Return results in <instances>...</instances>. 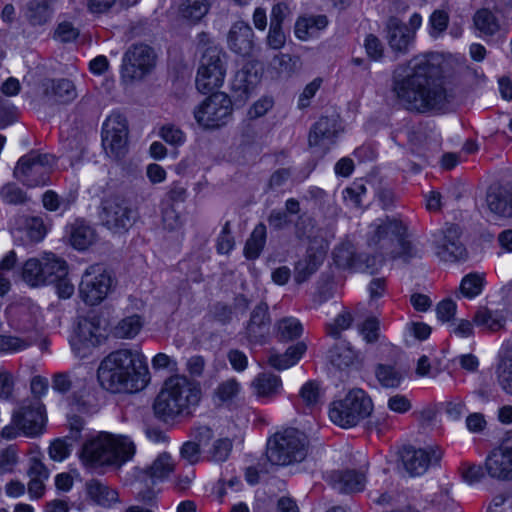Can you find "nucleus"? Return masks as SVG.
I'll return each instance as SVG.
<instances>
[{"mask_svg": "<svg viewBox=\"0 0 512 512\" xmlns=\"http://www.w3.org/2000/svg\"><path fill=\"white\" fill-rule=\"evenodd\" d=\"M437 66L438 56L429 53L394 69L391 92L401 106L420 113L445 112L450 108L455 95L434 77Z\"/></svg>", "mask_w": 512, "mask_h": 512, "instance_id": "f257e3e1", "label": "nucleus"}, {"mask_svg": "<svg viewBox=\"0 0 512 512\" xmlns=\"http://www.w3.org/2000/svg\"><path fill=\"white\" fill-rule=\"evenodd\" d=\"M97 378L111 393H135L143 390L150 378L147 359L138 349H118L100 362Z\"/></svg>", "mask_w": 512, "mask_h": 512, "instance_id": "f03ea898", "label": "nucleus"}, {"mask_svg": "<svg viewBox=\"0 0 512 512\" xmlns=\"http://www.w3.org/2000/svg\"><path fill=\"white\" fill-rule=\"evenodd\" d=\"M407 228L396 218L377 219L369 226L368 246L382 259H401L408 262L419 256V251L406 238Z\"/></svg>", "mask_w": 512, "mask_h": 512, "instance_id": "7ed1b4c3", "label": "nucleus"}, {"mask_svg": "<svg viewBox=\"0 0 512 512\" xmlns=\"http://www.w3.org/2000/svg\"><path fill=\"white\" fill-rule=\"evenodd\" d=\"M199 399L200 391L185 376H171L165 380L155 398L154 413L162 421L170 422L189 414Z\"/></svg>", "mask_w": 512, "mask_h": 512, "instance_id": "20e7f679", "label": "nucleus"}, {"mask_svg": "<svg viewBox=\"0 0 512 512\" xmlns=\"http://www.w3.org/2000/svg\"><path fill=\"white\" fill-rule=\"evenodd\" d=\"M134 453L135 445L128 437L100 432L83 444L80 459L89 467L121 466Z\"/></svg>", "mask_w": 512, "mask_h": 512, "instance_id": "39448f33", "label": "nucleus"}, {"mask_svg": "<svg viewBox=\"0 0 512 512\" xmlns=\"http://www.w3.org/2000/svg\"><path fill=\"white\" fill-rule=\"evenodd\" d=\"M373 410L370 397L362 389H352L343 398L334 400L329 406V418L337 426L355 427Z\"/></svg>", "mask_w": 512, "mask_h": 512, "instance_id": "423d86ee", "label": "nucleus"}, {"mask_svg": "<svg viewBox=\"0 0 512 512\" xmlns=\"http://www.w3.org/2000/svg\"><path fill=\"white\" fill-rule=\"evenodd\" d=\"M307 437L295 428L277 432L267 442V459L274 465L301 462L307 455Z\"/></svg>", "mask_w": 512, "mask_h": 512, "instance_id": "0eeeda50", "label": "nucleus"}, {"mask_svg": "<svg viewBox=\"0 0 512 512\" xmlns=\"http://www.w3.org/2000/svg\"><path fill=\"white\" fill-rule=\"evenodd\" d=\"M233 104L223 92H216L204 99L194 108L193 115L197 124L206 130L221 128L232 119Z\"/></svg>", "mask_w": 512, "mask_h": 512, "instance_id": "6e6552de", "label": "nucleus"}, {"mask_svg": "<svg viewBox=\"0 0 512 512\" xmlns=\"http://www.w3.org/2000/svg\"><path fill=\"white\" fill-rule=\"evenodd\" d=\"M55 164V157L51 154H41L31 151L20 157L14 169V177L28 187L46 185L49 174Z\"/></svg>", "mask_w": 512, "mask_h": 512, "instance_id": "1a4fd4ad", "label": "nucleus"}, {"mask_svg": "<svg viewBox=\"0 0 512 512\" xmlns=\"http://www.w3.org/2000/svg\"><path fill=\"white\" fill-rule=\"evenodd\" d=\"M114 278L102 264L88 266L79 284L81 299L89 305L100 304L112 291Z\"/></svg>", "mask_w": 512, "mask_h": 512, "instance_id": "9d476101", "label": "nucleus"}, {"mask_svg": "<svg viewBox=\"0 0 512 512\" xmlns=\"http://www.w3.org/2000/svg\"><path fill=\"white\" fill-rule=\"evenodd\" d=\"M224 58L225 54L216 46H208L204 50L196 76V86L200 92L207 93L223 85L226 75Z\"/></svg>", "mask_w": 512, "mask_h": 512, "instance_id": "9b49d317", "label": "nucleus"}, {"mask_svg": "<svg viewBox=\"0 0 512 512\" xmlns=\"http://www.w3.org/2000/svg\"><path fill=\"white\" fill-rule=\"evenodd\" d=\"M102 223L112 232L127 231L134 223V212L127 201L119 196L103 200L100 212Z\"/></svg>", "mask_w": 512, "mask_h": 512, "instance_id": "f8f14e48", "label": "nucleus"}, {"mask_svg": "<svg viewBox=\"0 0 512 512\" xmlns=\"http://www.w3.org/2000/svg\"><path fill=\"white\" fill-rule=\"evenodd\" d=\"M128 127L126 119L119 113L107 117L102 127V146L112 158L124 155L127 144Z\"/></svg>", "mask_w": 512, "mask_h": 512, "instance_id": "ddd939ff", "label": "nucleus"}, {"mask_svg": "<svg viewBox=\"0 0 512 512\" xmlns=\"http://www.w3.org/2000/svg\"><path fill=\"white\" fill-rule=\"evenodd\" d=\"M460 228L450 224L433 234L435 254L445 262H454L465 258L466 250L460 241Z\"/></svg>", "mask_w": 512, "mask_h": 512, "instance_id": "4468645a", "label": "nucleus"}, {"mask_svg": "<svg viewBox=\"0 0 512 512\" xmlns=\"http://www.w3.org/2000/svg\"><path fill=\"white\" fill-rule=\"evenodd\" d=\"M443 451L438 446L425 448L407 447L402 453V462L410 476H421L429 468L437 466L442 458Z\"/></svg>", "mask_w": 512, "mask_h": 512, "instance_id": "2eb2a0df", "label": "nucleus"}, {"mask_svg": "<svg viewBox=\"0 0 512 512\" xmlns=\"http://www.w3.org/2000/svg\"><path fill=\"white\" fill-rule=\"evenodd\" d=\"M103 338L101 320L97 316L81 318L75 334L71 337L72 349L79 357L86 356L88 350L100 344Z\"/></svg>", "mask_w": 512, "mask_h": 512, "instance_id": "dca6fc26", "label": "nucleus"}, {"mask_svg": "<svg viewBox=\"0 0 512 512\" xmlns=\"http://www.w3.org/2000/svg\"><path fill=\"white\" fill-rule=\"evenodd\" d=\"M14 422L22 429V434L27 437H36L43 432L46 414L45 406L34 400L22 404L13 412Z\"/></svg>", "mask_w": 512, "mask_h": 512, "instance_id": "f3484780", "label": "nucleus"}, {"mask_svg": "<svg viewBox=\"0 0 512 512\" xmlns=\"http://www.w3.org/2000/svg\"><path fill=\"white\" fill-rule=\"evenodd\" d=\"M340 123L335 117H321L312 127L309 134V145L313 153L324 156L335 144L340 131Z\"/></svg>", "mask_w": 512, "mask_h": 512, "instance_id": "a211bd4d", "label": "nucleus"}, {"mask_svg": "<svg viewBox=\"0 0 512 512\" xmlns=\"http://www.w3.org/2000/svg\"><path fill=\"white\" fill-rule=\"evenodd\" d=\"M123 63L128 76L140 79L154 66L155 54L148 45L135 44L125 52Z\"/></svg>", "mask_w": 512, "mask_h": 512, "instance_id": "6ab92c4d", "label": "nucleus"}, {"mask_svg": "<svg viewBox=\"0 0 512 512\" xmlns=\"http://www.w3.org/2000/svg\"><path fill=\"white\" fill-rule=\"evenodd\" d=\"M385 30L386 40L393 52L404 55L410 51L415 37L406 24L397 17H390L386 22Z\"/></svg>", "mask_w": 512, "mask_h": 512, "instance_id": "aec40b11", "label": "nucleus"}, {"mask_svg": "<svg viewBox=\"0 0 512 512\" xmlns=\"http://www.w3.org/2000/svg\"><path fill=\"white\" fill-rule=\"evenodd\" d=\"M485 470L494 479H512V453L501 446L493 449L485 460Z\"/></svg>", "mask_w": 512, "mask_h": 512, "instance_id": "412c9836", "label": "nucleus"}, {"mask_svg": "<svg viewBox=\"0 0 512 512\" xmlns=\"http://www.w3.org/2000/svg\"><path fill=\"white\" fill-rule=\"evenodd\" d=\"M269 327L268 305L260 303L251 312L246 326V336L252 343H262L269 332Z\"/></svg>", "mask_w": 512, "mask_h": 512, "instance_id": "4be33fe9", "label": "nucleus"}, {"mask_svg": "<svg viewBox=\"0 0 512 512\" xmlns=\"http://www.w3.org/2000/svg\"><path fill=\"white\" fill-rule=\"evenodd\" d=\"M328 248L308 247L307 254L294 267V281L297 284L306 282L322 265Z\"/></svg>", "mask_w": 512, "mask_h": 512, "instance_id": "5701e85b", "label": "nucleus"}, {"mask_svg": "<svg viewBox=\"0 0 512 512\" xmlns=\"http://www.w3.org/2000/svg\"><path fill=\"white\" fill-rule=\"evenodd\" d=\"M254 32L245 22L239 21L232 25L228 33V46L236 54L248 56L254 46Z\"/></svg>", "mask_w": 512, "mask_h": 512, "instance_id": "b1692460", "label": "nucleus"}, {"mask_svg": "<svg viewBox=\"0 0 512 512\" xmlns=\"http://www.w3.org/2000/svg\"><path fill=\"white\" fill-rule=\"evenodd\" d=\"M486 202L491 212L512 218V186H491L487 192Z\"/></svg>", "mask_w": 512, "mask_h": 512, "instance_id": "393cba45", "label": "nucleus"}, {"mask_svg": "<svg viewBox=\"0 0 512 512\" xmlns=\"http://www.w3.org/2000/svg\"><path fill=\"white\" fill-rule=\"evenodd\" d=\"M42 87L44 95L52 102L69 103L77 97L75 85L69 79H47Z\"/></svg>", "mask_w": 512, "mask_h": 512, "instance_id": "a878e982", "label": "nucleus"}, {"mask_svg": "<svg viewBox=\"0 0 512 512\" xmlns=\"http://www.w3.org/2000/svg\"><path fill=\"white\" fill-rule=\"evenodd\" d=\"M85 490L87 497L93 503L104 508H111L115 504L120 503L118 491L101 480H89L86 482Z\"/></svg>", "mask_w": 512, "mask_h": 512, "instance_id": "bb28decb", "label": "nucleus"}, {"mask_svg": "<svg viewBox=\"0 0 512 512\" xmlns=\"http://www.w3.org/2000/svg\"><path fill=\"white\" fill-rule=\"evenodd\" d=\"M295 236L299 240H307L309 247L328 248L325 231L316 226L315 221L308 216H300L295 225Z\"/></svg>", "mask_w": 512, "mask_h": 512, "instance_id": "cd10ccee", "label": "nucleus"}, {"mask_svg": "<svg viewBox=\"0 0 512 512\" xmlns=\"http://www.w3.org/2000/svg\"><path fill=\"white\" fill-rule=\"evenodd\" d=\"M261 74L258 64L254 61H247L238 70L232 81V89L248 96L260 82Z\"/></svg>", "mask_w": 512, "mask_h": 512, "instance_id": "c85d7f7f", "label": "nucleus"}, {"mask_svg": "<svg viewBox=\"0 0 512 512\" xmlns=\"http://www.w3.org/2000/svg\"><path fill=\"white\" fill-rule=\"evenodd\" d=\"M329 478L333 488L340 493L360 492L366 484L365 475L354 470L335 471Z\"/></svg>", "mask_w": 512, "mask_h": 512, "instance_id": "c756f323", "label": "nucleus"}, {"mask_svg": "<svg viewBox=\"0 0 512 512\" xmlns=\"http://www.w3.org/2000/svg\"><path fill=\"white\" fill-rule=\"evenodd\" d=\"M330 361L340 370L356 367L360 363L359 353L345 341H338L330 350Z\"/></svg>", "mask_w": 512, "mask_h": 512, "instance_id": "7c9ffc66", "label": "nucleus"}, {"mask_svg": "<svg viewBox=\"0 0 512 512\" xmlns=\"http://www.w3.org/2000/svg\"><path fill=\"white\" fill-rule=\"evenodd\" d=\"M328 25L324 15L301 17L295 24V35L298 39L306 41L318 35V32Z\"/></svg>", "mask_w": 512, "mask_h": 512, "instance_id": "2f4dec72", "label": "nucleus"}, {"mask_svg": "<svg viewBox=\"0 0 512 512\" xmlns=\"http://www.w3.org/2000/svg\"><path fill=\"white\" fill-rule=\"evenodd\" d=\"M305 351L306 345L300 342L294 346L289 347L283 354L270 352L267 361L271 367L277 370H285L295 365L300 360Z\"/></svg>", "mask_w": 512, "mask_h": 512, "instance_id": "473e14b6", "label": "nucleus"}, {"mask_svg": "<svg viewBox=\"0 0 512 512\" xmlns=\"http://www.w3.org/2000/svg\"><path fill=\"white\" fill-rule=\"evenodd\" d=\"M473 322L484 331L496 332L504 327L506 318L499 310L480 307L473 317Z\"/></svg>", "mask_w": 512, "mask_h": 512, "instance_id": "72a5a7b5", "label": "nucleus"}, {"mask_svg": "<svg viewBox=\"0 0 512 512\" xmlns=\"http://www.w3.org/2000/svg\"><path fill=\"white\" fill-rule=\"evenodd\" d=\"M143 325L144 320L140 315H128L111 328V334L116 339H134L142 330Z\"/></svg>", "mask_w": 512, "mask_h": 512, "instance_id": "f704fd0d", "label": "nucleus"}, {"mask_svg": "<svg viewBox=\"0 0 512 512\" xmlns=\"http://www.w3.org/2000/svg\"><path fill=\"white\" fill-rule=\"evenodd\" d=\"M258 397L272 398L280 394L282 381L279 376L271 373H261L252 382Z\"/></svg>", "mask_w": 512, "mask_h": 512, "instance_id": "c9c22d12", "label": "nucleus"}, {"mask_svg": "<svg viewBox=\"0 0 512 512\" xmlns=\"http://www.w3.org/2000/svg\"><path fill=\"white\" fill-rule=\"evenodd\" d=\"M303 330L300 320L293 316L283 317L274 324V334L280 341L297 339L302 335Z\"/></svg>", "mask_w": 512, "mask_h": 512, "instance_id": "e433bc0d", "label": "nucleus"}, {"mask_svg": "<svg viewBox=\"0 0 512 512\" xmlns=\"http://www.w3.org/2000/svg\"><path fill=\"white\" fill-rule=\"evenodd\" d=\"M209 9V0H180L178 13L181 18L191 23H197L208 13Z\"/></svg>", "mask_w": 512, "mask_h": 512, "instance_id": "4c0bfd02", "label": "nucleus"}, {"mask_svg": "<svg viewBox=\"0 0 512 512\" xmlns=\"http://www.w3.org/2000/svg\"><path fill=\"white\" fill-rule=\"evenodd\" d=\"M18 315L16 329L22 332H28L36 328L41 320V311L35 304H21L16 307Z\"/></svg>", "mask_w": 512, "mask_h": 512, "instance_id": "58836bf2", "label": "nucleus"}, {"mask_svg": "<svg viewBox=\"0 0 512 512\" xmlns=\"http://www.w3.org/2000/svg\"><path fill=\"white\" fill-rule=\"evenodd\" d=\"M52 0H30L26 6V18L32 25H43L52 16Z\"/></svg>", "mask_w": 512, "mask_h": 512, "instance_id": "ea45409f", "label": "nucleus"}, {"mask_svg": "<svg viewBox=\"0 0 512 512\" xmlns=\"http://www.w3.org/2000/svg\"><path fill=\"white\" fill-rule=\"evenodd\" d=\"M85 386L86 379L75 373H56L52 378L53 390L61 394H65L71 390L81 391Z\"/></svg>", "mask_w": 512, "mask_h": 512, "instance_id": "a19ab883", "label": "nucleus"}, {"mask_svg": "<svg viewBox=\"0 0 512 512\" xmlns=\"http://www.w3.org/2000/svg\"><path fill=\"white\" fill-rule=\"evenodd\" d=\"M44 284L54 283L67 275L66 262L53 253L43 255Z\"/></svg>", "mask_w": 512, "mask_h": 512, "instance_id": "79ce46f5", "label": "nucleus"}, {"mask_svg": "<svg viewBox=\"0 0 512 512\" xmlns=\"http://www.w3.org/2000/svg\"><path fill=\"white\" fill-rule=\"evenodd\" d=\"M175 463L169 453H161L147 468V475L155 481H163L174 471Z\"/></svg>", "mask_w": 512, "mask_h": 512, "instance_id": "37998d69", "label": "nucleus"}, {"mask_svg": "<svg viewBox=\"0 0 512 512\" xmlns=\"http://www.w3.org/2000/svg\"><path fill=\"white\" fill-rule=\"evenodd\" d=\"M474 25L482 36H493L501 30L497 17L488 9H481L474 15Z\"/></svg>", "mask_w": 512, "mask_h": 512, "instance_id": "c03bdc74", "label": "nucleus"}, {"mask_svg": "<svg viewBox=\"0 0 512 512\" xmlns=\"http://www.w3.org/2000/svg\"><path fill=\"white\" fill-rule=\"evenodd\" d=\"M266 243V226L259 223L253 229L244 247V255L248 259L259 257Z\"/></svg>", "mask_w": 512, "mask_h": 512, "instance_id": "a18cd8bd", "label": "nucleus"}, {"mask_svg": "<svg viewBox=\"0 0 512 512\" xmlns=\"http://www.w3.org/2000/svg\"><path fill=\"white\" fill-rule=\"evenodd\" d=\"M375 376L385 388H397L401 384L403 372L394 365L378 364L375 368Z\"/></svg>", "mask_w": 512, "mask_h": 512, "instance_id": "49530a36", "label": "nucleus"}, {"mask_svg": "<svg viewBox=\"0 0 512 512\" xmlns=\"http://www.w3.org/2000/svg\"><path fill=\"white\" fill-rule=\"evenodd\" d=\"M43 256L28 259L22 268V278L30 286L44 285Z\"/></svg>", "mask_w": 512, "mask_h": 512, "instance_id": "de8ad7c7", "label": "nucleus"}, {"mask_svg": "<svg viewBox=\"0 0 512 512\" xmlns=\"http://www.w3.org/2000/svg\"><path fill=\"white\" fill-rule=\"evenodd\" d=\"M485 285V277L480 273H469L461 280L459 290L462 296L473 299L480 295Z\"/></svg>", "mask_w": 512, "mask_h": 512, "instance_id": "09e8293b", "label": "nucleus"}, {"mask_svg": "<svg viewBox=\"0 0 512 512\" xmlns=\"http://www.w3.org/2000/svg\"><path fill=\"white\" fill-rule=\"evenodd\" d=\"M496 376L500 387L512 395V351L501 357L496 368Z\"/></svg>", "mask_w": 512, "mask_h": 512, "instance_id": "8fccbe9b", "label": "nucleus"}, {"mask_svg": "<svg viewBox=\"0 0 512 512\" xmlns=\"http://www.w3.org/2000/svg\"><path fill=\"white\" fill-rule=\"evenodd\" d=\"M95 239L94 230L84 224L76 223L72 229L70 241L74 248L78 250H85L88 248Z\"/></svg>", "mask_w": 512, "mask_h": 512, "instance_id": "3c124183", "label": "nucleus"}, {"mask_svg": "<svg viewBox=\"0 0 512 512\" xmlns=\"http://www.w3.org/2000/svg\"><path fill=\"white\" fill-rule=\"evenodd\" d=\"M34 343L30 337L20 338L11 335H0V353L13 354L29 348Z\"/></svg>", "mask_w": 512, "mask_h": 512, "instance_id": "603ef678", "label": "nucleus"}, {"mask_svg": "<svg viewBox=\"0 0 512 512\" xmlns=\"http://www.w3.org/2000/svg\"><path fill=\"white\" fill-rule=\"evenodd\" d=\"M240 383L232 378L223 381L215 390V397L220 403H228L233 401L240 393Z\"/></svg>", "mask_w": 512, "mask_h": 512, "instance_id": "864d4df0", "label": "nucleus"}, {"mask_svg": "<svg viewBox=\"0 0 512 512\" xmlns=\"http://www.w3.org/2000/svg\"><path fill=\"white\" fill-rule=\"evenodd\" d=\"M71 438H59L51 442L48 453L49 457L56 462L64 461L72 451Z\"/></svg>", "mask_w": 512, "mask_h": 512, "instance_id": "5fc2aeb1", "label": "nucleus"}, {"mask_svg": "<svg viewBox=\"0 0 512 512\" xmlns=\"http://www.w3.org/2000/svg\"><path fill=\"white\" fill-rule=\"evenodd\" d=\"M18 463L19 455L15 445L0 450V474L13 473Z\"/></svg>", "mask_w": 512, "mask_h": 512, "instance_id": "6e6d98bb", "label": "nucleus"}, {"mask_svg": "<svg viewBox=\"0 0 512 512\" xmlns=\"http://www.w3.org/2000/svg\"><path fill=\"white\" fill-rule=\"evenodd\" d=\"M369 498L370 500L379 506L382 507H391L394 508L396 506V499H399L401 496H406L405 493H399L394 490L389 491H380L378 489H374L369 491Z\"/></svg>", "mask_w": 512, "mask_h": 512, "instance_id": "4d7b16f0", "label": "nucleus"}, {"mask_svg": "<svg viewBox=\"0 0 512 512\" xmlns=\"http://www.w3.org/2000/svg\"><path fill=\"white\" fill-rule=\"evenodd\" d=\"M297 59L289 54L276 55L270 65L278 75L289 76L296 70Z\"/></svg>", "mask_w": 512, "mask_h": 512, "instance_id": "13d9d810", "label": "nucleus"}, {"mask_svg": "<svg viewBox=\"0 0 512 512\" xmlns=\"http://www.w3.org/2000/svg\"><path fill=\"white\" fill-rule=\"evenodd\" d=\"M364 48L368 58L380 62L385 55V47L382 41L375 35L369 34L365 37Z\"/></svg>", "mask_w": 512, "mask_h": 512, "instance_id": "bf43d9fd", "label": "nucleus"}, {"mask_svg": "<svg viewBox=\"0 0 512 512\" xmlns=\"http://www.w3.org/2000/svg\"><path fill=\"white\" fill-rule=\"evenodd\" d=\"M352 322L353 317L350 311L343 310L336 316L333 322L327 324V333L334 338H338L342 331L351 326Z\"/></svg>", "mask_w": 512, "mask_h": 512, "instance_id": "052dcab7", "label": "nucleus"}, {"mask_svg": "<svg viewBox=\"0 0 512 512\" xmlns=\"http://www.w3.org/2000/svg\"><path fill=\"white\" fill-rule=\"evenodd\" d=\"M300 398L307 407H315L321 399V389L317 382L308 381L300 390Z\"/></svg>", "mask_w": 512, "mask_h": 512, "instance_id": "680f3d73", "label": "nucleus"}, {"mask_svg": "<svg viewBox=\"0 0 512 512\" xmlns=\"http://www.w3.org/2000/svg\"><path fill=\"white\" fill-rule=\"evenodd\" d=\"M334 262L341 268H352L355 262V255L350 244H342L333 251Z\"/></svg>", "mask_w": 512, "mask_h": 512, "instance_id": "e2e57ef3", "label": "nucleus"}, {"mask_svg": "<svg viewBox=\"0 0 512 512\" xmlns=\"http://www.w3.org/2000/svg\"><path fill=\"white\" fill-rule=\"evenodd\" d=\"M160 137L168 144L181 146L186 141L185 133L174 124H166L160 129Z\"/></svg>", "mask_w": 512, "mask_h": 512, "instance_id": "0e129e2a", "label": "nucleus"}, {"mask_svg": "<svg viewBox=\"0 0 512 512\" xmlns=\"http://www.w3.org/2000/svg\"><path fill=\"white\" fill-rule=\"evenodd\" d=\"M137 0H90L88 9L93 14H102L109 11L114 5L119 4L121 7L131 6Z\"/></svg>", "mask_w": 512, "mask_h": 512, "instance_id": "69168bd1", "label": "nucleus"}, {"mask_svg": "<svg viewBox=\"0 0 512 512\" xmlns=\"http://www.w3.org/2000/svg\"><path fill=\"white\" fill-rule=\"evenodd\" d=\"M1 198L9 204H22L26 201L24 191L14 183H8L1 188Z\"/></svg>", "mask_w": 512, "mask_h": 512, "instance_id": "338daca9", "label": "nucleus"}, {"mask_svg": "<svg viewBox=\"0 0 512 512\" xmlns=\"http://www.w3.org/2000/svg\"><path fill=\"white\" fill-rule=\"evenodd\" d=\"M231 450L232 442L230 439H219L214 442L210 450V457L215 462H224L229 457Z\"/></svg>", "mask_w": 512, "mask_h": 512, "instance_id": "774afa93", "label": "nucleus"}]
</instances>
